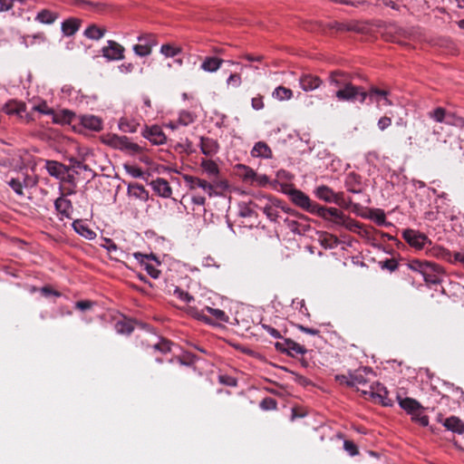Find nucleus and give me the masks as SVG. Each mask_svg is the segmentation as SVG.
<instances>
[{
  "label": "nucleus",
  "mask_w": 464,
  "mask_h": 464,
  "mask_svg": "<svg viewBox=\"0 0 464 464\" xmlns=\"http://www.w3.org/2000/svg\"><path fill=\"white\" fill-rule=\"evenodd\" d=\"M283 192L290 197L291 201L297 207L301 208L304 211L315 215L318 203L313 201L302 190L285 185L283 188Z\"/></svg>",
  "instance_id": "obj_1"
},
{
  "label": "nucleus",
  "mask_w": 464,
  "mask_h": 464,
  "mask_svg": "<svg viewBox=\"0 0 464 464\" xmlns=\"http://www.w3.org/2000/svg\"><path fill=\"white\" fill-rule=\"evenodd\" d=\"M335 97L342 102L359 101L361 103L366 102L365 90L361 86H355L351 82H347L336 92Z\"/></svg>",
  "instance_id": "obj_2"
},
{
  "label": "nucleus",
  "mask_w": 464,
  "mask_h": 464,
  "mask_svg": "<svg viewBox=\"0 0 464 464\" xmlns=\"http://www.w3.org/2000/svg\"><path fill=\"white\" fill-rule=\"evenodd\" d=\"M103 142L114 149L124 150L129 154L134 155L141 151V147L137 143H133L126 136H119L116 134H108Z\"/></svg>",
  "instance_id": "obj_3"
},
{
  "label": "nucleus",
  "mask_w": 464,
  "mask_h": 464,
  "mask_svg": "<svg viewBox=\"0 0 464 464\" xmlns=\"http://www.w3.org/2000/svg\"><path fill=\"white\" fill-rule=\"evenodd\" d=\"M314 193L317 198L326 203H334L340 207H348V203L344 199L343 192L336 193L326 185L318 186L315 188Z\"/></svg>",
  "instance_id": "obj_4"
},
{
  "label": "nucleus",
  "mask_w": 464,
  "mask_h": 464,
  "mask_svg": "<svg viewBox=\"0 0 464 464\" xmlns=\"http://www.w3.org/2000/svg\"><path fill=\"white\" fill-rule=\"evenodd\" d=\"M402 238L418 250L423 249L426 245H431V240L424 233L411 228L402 231Z\"/></svg>",
  "instance_id": "obj_5"
},
{
  "label": "nucleus",
  "mask_w": 464,
  "mask_h": 464,
  "mask_svg": "<svg viewBox=\"0 0 464 464\" xmlns=\"http://www.w3.org/2000/svg\"><path fill=\"white\" fill-rule=\"evenodd\" d=\"M366 100L370 102H375L378 107L391 106L392 102L390 100V92L386 89H381L376 86H371L368 91H365Z\"/></svg>",
  "instance_id": "obj_6"
},
{
  "label": "nucleus",
  "mask_w": 464,
  "mask_h": 464,
  "mask_svg": "<svg viewBox=\"0 0 464 464\" xmlns=\"http://www.w3.org/2000/svg\"><path fill=\"white\" fill-rule=\"evenodd\" d=\"M364 394H369L376 402L383 406H391L392 401L388 398L387 389L381 383L376 382L370 386L369 391H362Z\"/></svg>",
  "instance_id": "obj_7"
},
{
  "label": "nucleus",
  "mask_w": 464,
  "mask_h": 464,
  "mask_svg": "<svg viewBox=\"0 0 464 464\" xmlns=\"http://www.w3.org/2000/svg\"><path fill=\"white\" fill-rule=\"evenodd\" d=\"M275 347L277 351L287 353L292 357L297 354L303 355L307 352L304 345H301L291 339H285L283 342H276L275 343Z\"/></svg>",
  "instance_id": "obj_8"
},
{
  "label": "nucleus",
  "mask_w": 464,
  "mask_h": 464,
  "mask_svg": "<svg viewBox=\"0 0 464 464\" xmlns=\"http://www.w3.org/2000/svg\"><path fill=\"white\" fill-rule=\"evenodd\" d=\"M316 216L324 220L332 221L335 225H340L345 215L335 208H327L319 205L315 213Z\"/></svg>",
  "instance_id": "obj_9"
},
{
  "label": "nucleus",
  "mask_w": 464,
  "mask_h": 464,
  "mask_svg": "<svg viewBox=\"0 0 464 464\" xmlns=\"http://www.w3.org/2000/svg\"><path fill=\"white\" fill-rule=\"evenodd\" d=\"M186 312L196 318H204V313L208 312L209 314L213 315L217 320L222 321V322H227L228 316L226 314V313L220 309L212 308L209 306H206L201 313L198 312L195 307L188 305L186 308Z\"/></svg>",
  "instance_id": "obj_10"
},
{
  "label": "nucleus",
  "mask_w": 464,
  "mask_h": 464,
  "mask_svg": "<svg viewBox=\"0 0 464 464\" xmlns=\"http://www.w3.org/2000/svg\"><path fill=\"white\" fill-rule=\"evenodd\" d=\"M340 226L344 227L351 232L357 233L362 237H370L372 227H365L363 224L351 218L350 217H344Z\"/></svg>",
  "instance_id": "obj_11"
},
{
  "label": "nucleus",
  "mask_w": 464,
  "mask_h": 464,
  "mask_svg": "<svg viewBox=\"0 0 464 464\" xmlns=\"http://www.w3.org/2000/svg\"><path fill=\"white\" fill-rule=\"evenodd\" d=\"M102 54L108 60H121L124 58V47L115 41H108V44L102 50Z\"/></svg>",
  "instance_id": "obj_12"
},
{
  "label": "nucleus",
  "mask_w": 464,
  "mask_h": 464,
  "mask_svg": "<svg viewBox=\"0 0 464 464\" xmlns=\"http://www.w3.org/2000/svg\"><path fill=\"white\" fill-rule=\"evenodd\" d=\"M412 128L413 136L411 138L420 142H427L429 140L430 128L424 120H417L413 122Z\"/></svg>",
  "instance_id": "obj_13"
},
{
  "label": "nucleus",
  "mask_w": 464,
  "mask_h": 464,
  "mask_svg": "<svg viewBox=\"0 0 464 464\" xmlns=\"http://www.w3.org/2000/svg\"><path fill=\"white\" fill-rule=\"evenodd\" d=\"M438 421H440L448 430L458 434L464 433V422L456 416H450L449 418H443L442 415L438 417Z\"/></svg>",
  "instance_id": "obj_14"
},
{
  "label": "nucleus",
  "mask_w": 464,
  "mask_h": 464,
  "mask_svg": "<svg viewBox=\"0 0 464 464\" xmlns=\"http://www.w3.org/2000/svg\"><path fill=\"white\" fill-rule=\"evenodd\" d=\"M344 185L347 190L352 193L359 194L363 191L362 177L355 172H350L346 176Z\"/></svg>",
  "instance_id": "obj_15"
},
{
  "label": "nucleus",
  "mask_w": 464,
  "mask_h": 464,
  "mask_svg": "<svg viewBox=\"0 0 464 464\" xmlns=\"http://www.w3.org/2000/svg\"><path fill=\"white\" fill-rule=\"evenodd\" d=\"M323 83L320 77L314 74H303L299 79L300 87L304 92H311L319 88Z\"/></svg>",
  "instance_id": "obj_16"
},
{
  "label": "nucleus",
  "mask_w": 464,
  "mask_h": 464,
  "mask_svg": "<svg viewBox=\"0 0 464 464\" xmlns=\"http://www.w3.org/2000/svg\"><path fill=\"white\" fill-rule=\"evenodd\" d=\"M352 373V388L356 387L358 390L359 385H365L369 382L368 375L372 373V370L367 367H362L354 371H351Z\"/></svg>",
  "instance_id": "obj_17"
},
{
  "label": "nucleus",
  "mask_w": 464,
  "mask_h": 464,
  "mask_svg": "<svg viewBox=\"0 0 464 464\" xmlns=\"http://www.w3.org/2000/svg\"><path fill=\"white\" fill-rule=\"evenodd\" d=\"M211 190H208L209 197L222 195L228 188V183L226 179H221L219 175L212 178L208 181Z\"/></svg>",
  "instance_id": "obj_18"
},
{
  "label": "nucleus",
  "mask_w": 464,
  "mask_h": 464,
  "mask_svg": "<svg viewBox=\"0 0 464 464\" xmlns=\"http://www.w3.org/2000/svg\"><path fill=\"white\" fill-rule=\"evenodd\" d=\"M250 204H253L256 208H259L260 209H262L264 214H266V216L271 221H276L277 219V218H278V211H277L276 208H281V207H282V202L280 200H276L275 202H272L271 204L266 203L264 207H260L256 202H250Z\"/></svg>",
  "instance_id": "obj_19"
},
{
  "label": "nucleus",
  "mask_w": 464,
  "mask_h": 464,
  "mask_svg": "<svg viewBox=\"0 0 464 464\" xmlns=\"http://www.w3.org/2000/svg\"><path fill=\"white\" fill-rule=\"evenodd\" d=\"M200 149L203 154L208 157H212L218 151L219 145L214 139L201 137Z\"/></svg>",
  "instance_id": "obj_20"
},
{
  "label": "nucleus",
  "mask_w": 464,
  "mask_h": 464,
  "mask_svg": "<svg viewBox=\"0 0 464 464\" xmlns=\"http://www.w3.org/2000/svg\"><path fill=\"white\" fill-rule=\"evenodd\" d=\"M82 20L75 17H70L62 23V32L65 36L73 35L80 29Z\"/></svg>",
  "instance_id": "obj_21"
},
{
  "label": "nucleus",
  "mask_w": 464,
  "mask_h": 464,
  "mask_svg": "<svg viewBox=\"0 0 464 464\" xmlns=\"http://www.w3.org/2000/svg\"><path fill=\"white\" fill-rule=\"evenodd\" d=\"M133 256L142 266H144L145 270L151 277H159L160 271L148 262L150 258H154L152 256L144 255L140 252L134 253Z\"/></svg>",
  "instance_id": "obj_22"
},
{
  "label": "nucleus",
  "mask_w": 464,
  "mask_h": 464,
  "mask_svg": "<svg viewBox=\"0 0 464 464\" xmlns=\"http://www.w3.org/2000/svg\"><path fill=\"white\" fill-rule=\"evenodd\" d=\"M80 123L86 129L98 131L102 130V120L94 115H82L79 118Z\"/></svg>",
  "instance_id": "obj_23"
},
{
  "label": "nucleus",
  "mask_w": 464,
  "mask_h": 464,
  "mask_svg": "<svg viewBox=\"0 0 464 464\" xmlns=\"http://www.w3.org/2000/svg\"><path fill=\"white\" fill-rule=\"evenodd\" d=\"M144 136L156 145L163 144L166 140V135L159 126H152L146 131Z\"/></svg>",
  "instance_id": "obj_24"
},
{
  "label": "nucleus",
  "mask_w": 464,
  "mask_h": 464,
  "mask_svg": "<svg viewBox=\"0 0 464 464\" xmlns=\"http://www.w3.org/2000/svg\"><path fill=\"white\" fill-rule=\"evenodd\" d=\"M45 168L51 176L58 179L63 178L64 174L69 170V168L54 160H47Z\"/></svg>",
  "instance_id": "obj_25"
},
{
  "label": "nucleus",
  "mask_w": 464,
  "mask_h": 464,
  "mask_svg": "<svg viewBox=\"0 0 464 464\" xmlns=\"http://www.w3.org/2000/svg\"><path fill=\"white\" fill-rule=\"evenodd\" d=\"M235 169L236 174L246 182H253L255 178H256V171L246 165L237 164L236 165Z\"/></svg>",
  "instance_id": "obj_26"
},
{
  "label": "nucleus",
  "mask_w": 464,
  "mask_h": 464,
  "mask_svg": "<svg viewBox=\"0 0 464 464\" xmlns=\"http://www.w3.org/2000/svg\"><path fill=\"white\" fill-rule=\"evenodd\" d=\"M253 157H262L265 159H271L273 153L269 146L264 141H258L255 144L251 150Z\"/></svg>",
  "instance_id": "obj_27"
},
{
  "label": "nucleus",
  "mask_w": 464,
  "mask_h": 464,
  "mask_svg": "<svg viewBox=\"0 0 464 464\" xmlns=\"http://www.w3.org/2000/svg\"><path fill=\"white\" fill-rule=\"evenodd\" d=\"M136 324L143 326L141 323H138L137 321L124 319L116 323L115 329L119 334H130L134 330Z\"/></svg>",
  "instance_id": "obj_28"
},
{
  "label": "nucleus",
  "mask_w": 464,
  "mask_h": 464,
  "mask_svg": "<svg viewBox=\"0 0 464 464\" xmlns=\"http://www.w3.org/2000/svg\"><path fill=\"white\" fill-rule=\"evenodd\" d=\"M54 206H55V209L63 217L70 218V215H71V212H72V205L71 200H69V199H67V198H65L63 197H59L55 200Z\"/></svg>",
  "instance_id": "obj_29"
},
{
  "label": "nucleus",
  "mask_w": 464,
  "mask_h": 464,
  "mask_svg": "<svg viewBox=\"0 0 464 464\" xmlns=\"http://www.w3.org/2000/svg\"><path fill=\"white\" fill-rule=\"evenodd\" d=\"M443 269L440 266L436 263H432L430 265V269L427 270V273L423 274V277L425 282L437 285L440 283V279L438 278V275L441 274Z\"/></svg>",
  "instance_id": "obj_30"
},
{
  "label": "nucleus",
  "mask_w": 464,
  "mask_h": 464,
  "mask_svg": "<svg viewBox=\"0 0 464 464\" xmlns=\"http://www.w3.org/2000/svg\"><path fill=\"white\" fill-rule=\"evenodd\" d=\"M154 190L161 197L169 198L172 193L169 183L164 179H157L152 183Z\"/></svg>",
  "instance_id": "obj_31"
},
{
  "label": "nucleus",
  "mask_w": 464,
  "mask_h": 464,
  "mask_svg": "<svg viewBox=\"0 0 464 464\" xmlns=\"http://www.w3.org/2000/svg\"><path fill=\"white\" fill-rule=\"evenodd\" d=\"M184 179L187 183V186H188L189 188L191 189H194L196 188H201L207 194L208 190H211L208 180L192 176H184Z\"/></svg>",
  "instance_id": "obj_32"
},
{
  "label": "nucleus",
  "mask_w": 464,
  "mask_h": 464,
  "mask_svg": "<svg viewBox=\"0 0 464 464\" xmlns=\"http://www.w3.org/2000/svg\"><path fill=\"white\" fill-rule=\"evenodd\" d=\"M399 404L401 408L406 411L409 414L417 412L419 410H422V406L420 404L419 401H417L415 399L409 397L404 399L399 398Z\"/></svg>",
  "instance_id": "obj_33"
},
{
  "label": "nucleus",
  "mask_w": 464,
  "mask_h": 464,
  "mask_svg": "<svg viewBox=\"0 0 464 464\" xmlns=\"http://www.w3.org/2000/svg\"><path fill=\"white\" fill-rule=\"evenodd\" d=\"M319 242L324 248H335L339 244L340 240L338 237L328 232H322L319 237Z\"/></svg>",
  "instance_id": "obj_34"
},
{
  "label": "nucleus",
  "mask_w": 464,
  "mask_h": 464,
  "mask_svg": "<svg viewBox=\"0 0 464 464\" xmlns=\"http://www.w3.org/2000/svg\"><path fill=\"white\" fill-rule=\"evenodd\" d=\"M330 82L339 89L347 82H351L349 75L342 71H334L330 73Z\"/></svg>",
  "instance_id": "obj_35"
},
{
  "label": "nucleus",
  "mask_w": 464,
  "mask_h": 464,
  "mask_svg": "<svg viewBox=\"0 0 464 464\" xmlns=\"http://www.w3.org/2000/svg\"><path fill=\"white\" fill-rule=\"evenodd\" d=\"M200 166L207 173L209 179L219 175V169L217 163L211 160L203 159L201 160Z\"/></svg>",
  "instance_id": "obj_36"
},
{
  "label": "nucleus",
  "mask_w": 464,
  "mask_h": 464,
  "mask_svg": "<svg viewBox=\"0 0 464 464\" xmlns=\"http://www.w3.org/2000/svg\"><path fill=\"white\" fill-rule=\"evenodd\" d=\"M224 60L217 58V57H206L201 64V68L209 72H214L218 71Z\"/></svg>",
  "instance_id": "obj_37"
},
{
  "label": "nucleus",
  "mask_w": 464,
  "mask_h": 464,
  "mask_svg": "<svg viewBox=\"0 0 464 464\" xmlns=\"http://www.w3.org/2000/svg\"><path fill=\"white\" fill-rule=\"evenodd\" d=\"M53 121L61 124H70L76 118L75 113L69 110H63L57 113L53 112Z\"/></svg>",
  "instance_id": "obj_38"
},
{
  "label": "nucleus",
  "mask_w": 464,
  "mask_h": 464,
  "mask_svg": "<svg viewBox=\"0 0 464 464\" xmlns=\"http://www.w3.org/2000/svg\"><path fill=\"white\" fill-rule=\"evenodd\" d=\"M3 111L8 115H19L25 111V105L16 101H9L3 107Z\"/></svg>",
  "instance_id": "obj_39"
},
{
  "label": "nucleus",
  "mask_w": 464,
  "mask_h": 464,
  "mask_svg": "<svg viewBox=\"0 0 464 464\" xmlns=\"http://www.w3.org/2000/svg\"><path fill=\"white\" fill-rule=\"evenodd\" d=\"M105 32L104 28L99 27L96 24H91L84 31V35L92 40H99L104 36Z\"/></svg>",
  "instance_id": "obj_40"
},
{
  "label": "nucleus",
  "mask_w": 464,
  "mask_h": 464,
  "mask_svg": "<svg viewBox=\"0 0 464 464\" xmlns=\"http://www.w3.org/2000/svg\"><path fill=\"white\" fill-rule=\"evenodd\" d=\"M433 262L421 261L419 259H412L409 262L408 266L413 271L420 273L422 276L427 273V270L430 269V265Z\"/></svg>",
  "instance_id": "obj_41"
},
{
  "label": "nucleus",
  "mask_w": 464,
  "mask_h": 464,
  "mask_svg": "<svg viewBox=\"0 0 464 464\" xmlns=\"http://www.w3.org/2000/svg\"><path fill=\"white\" fill-rule=\"evenodd\" d=\"M272 96L278 101H287L293 97V92L285 86H278L274 90Z\"/></svg>",
  "instance_id": "obj_42"
},
{
  "label": "nucleus",
  "mask_w": 464,
  "mask_h": 464,
  "mask_svg": "<svg viewBox=\"0 0 464 464\" xmlns=\"http://www.w3.org/2000/svg\"><path fill=\"white\" fill-rule=\"evenodd\" d=\"M449 114H450V111H447L442 107H438L435 110L428 112L429 118L434 120L437 122H440V123L446 122Z\"/></svg>",
  "instance_id": "obj_43"
},
{
  "label": "nucleus",
  "mask_w": 464,
  "mask_h": 464,
  "mask_svg": "<svg viewBox=\"0 0 464 464\" xmlns=\"http://www.w3.org/2000/svg\"><path fill=\"white\" fill-rule=\"evenodd\" d=\"M35 19L42 24H51L57 19V14L50 10L44 9L37 14Z\"/></svg>",
  "instance_id": "obj_44"
},
{
  "label": "nucleus",
  "mask_w": 464,
  "mask_h": 464,
  "mask_svg": "<svg viewBox=\"0 0 464 464\" xmlns=\"http://www.w3.org/2000/svg\"><path fill=\"white\" fill-rule=\"evenodd\" d=\"M139 41L144 43H140L133 46L135 53L139 56L149 55L151 52V44L142 37H140Z\"/></svg>",
  "instance_id": "obj_45"
},
{
  "label": "nucleus",
  "mask_w": 464,
  "mask_h": 464,
  "mask_svg": "<svg viewBox=\"0 0 464 464\" xmlns=\"http://www.w3.org/2000/svg\"><path fill=\"white\" fill-rule=\"evenodd\" d=\"M73 227L78 234L86 238L92 239L95 236V233L81 221H74Z\"/></svg>",
  "instance_id": "obj_46"
},
{
  "label": "nucleus",
  "mask_w": 464,
  "mask_h": 464,
  "mask_svg": "<svg viewBox=\"0 0 464 464\" xmlns=\"http://www.w3.org/2000/svg\"><path fill=\"white\" fill-rule=\"evenodd\" d=\"M195 121V116L187 111H181L179 114L178 122L180 125L187 126Z\"/></svg>",
  "instance_id": "obj_47"
},
{
  "label": "nucleus",
  "mask_w": 464,
  "mask_h": 464,
  "mask_svg": "<svg viewBox=\"0 0 464 464\" xmlns=\"http://www.w3.org/2000/svg\"><path fill=\"white\" fill-rule=\"evenodd\" d=\"M411 415V420L419 423L420 426L426 427L429 425V417L422 414L421 410H419L417 412H413Z\"/></svg>",
  "instance_id": "obj_48"
},
{
  "label": "nucleus",
  "mask_w": 464,
  "mask_h": 464,
  "mask_svg": "<svg viewBox=\"0 0 464 464\" xmlns=\"http://www.w3.org/2000/svg\"><path fill=\"white\" fill-rule=\"evenodd\" d=\"M445 123L449 124V125L456 126L459 128H463L464 127V119L462 117L455 115L452 112H450Z\"/></svg>",
  "instance_id": "obj_49"
},
{
  "label": "nucleus",
  "mask_w": 464,
  "mask_h": 464,
  "mask_svg": "<svg viewBox=\"0 0 464 464\" xmlns=\"http://www.w3.org/2000/svg\"><path fill=\"white\" fill-rule=\"evenodd\" d=\"M277 407V402L275 399L271 397H266L260 402V408L264 411H271L276 410Z\"/></svg>",
  "instance_id": "obj_50"
},
{
  "label": "nucleus",
  "mask_w": 464,
  "mask_h": 464,
  "mask_svg": "<svg viewBox=\"0 0 464 464\" xmlns=\"http://www.w3.org/2000/svg\"><path fill=\"white\" fill-rule=\"evenodd\" d=\"M335 380L342 385L352 388V373L351 371L347 374H339L335 376Z\"/></svg>",
  "instance_id": "obj_51"
},
{
  "label": "nucleus",
  "mask_w": 464,
  "mask_h": 464,
  "mask_svg": "<svg viewBox=\"0 0 464 464\" xmlns=\"http://www.w3.org/2000/svg\"><path fill=\"white\" fill-rule=\"evenodd\" d=\"M371 218L373 219L379 226H381L384 224L386 217L382 210L376 209L372 213Z\"/></svg>",
  "instance_id": "obj_52"
},
{
  "label": "nucleus",
  "mask_w": 464,
  "mask_h": 464,
  "mask_svg": "<svg viewBox=\"0 0 464 464\" xmlns=\"http://www.w3.org/2000/svg\"><path fill=\"white\" fill-rule=\"evenodd\" d=\"M124 169L133 178H140L143 176V171L140 168H138L134 165L125 164Z\"/></svg>",
  "instance_id": "obj_53"
},
{
  "label": "nucleus",
  "mask_w": 464,
  "mask_h": 464,
  "mask_svg": "<svg viewBox=\"0 0 464 464\" xmlns=\"http://www.w3.org/2000/svg\"><path fill=\"white\" fill-rule=\"evenodd\" d=\"M179 361L181 364L189 366L193 364L195 356L189 353H183L182 354L179 355Z\"/></svg>",
  "instance_id": "obj_54"
},
{
  "label": "nucleus",
  "mask_w": 464,
  "mask_h": 464,
  "mask_svg": "<svg viewBox=\"0 0 464 464\" xmlns=\"http://www.w3.org/2000/svg\"><path fill=\"white\" fill-rule=\"evenodd\" d=\"M154 348L159 350L160 352L165 353L170 352L171 350V343L165 339H162L160 343L154 344Z\"/></svg>",
  "instance_id": "obj_55"
},
{
  "label": "nucleus",
  "mask_w": 464,
  "mask_h": 464,
  "mask_svg": "<svg viewBox=\"0 0 464 464\" xmlns=\"http://www.w3.org/2000/svg\"><path fill=\"white\" fill-rule=\"evenodd\" d=\"M8 185L12 188V189L18 195H23V184L18 179H12Z\"/></svg>",
  "instance_id": "obj_56"
},
{
  "label": "nucleus",
  "mask_w": 464,
  "mask_h": 464,
  "mask_svg": "<svg viewBox=\"0 0 464 464\" xmlns=\"http://www.w3.org/2000/svg\"><path fill=\"white\" fill-rule=\"evenodd\" d=\"M343 448L351 456H355L359 453L357 446L352 440H344Z\"/></svg>",
  "instance_id": "obj_57"
},
{
  "label": "nucleus",
  "mask_w": 464,
  "mask_h": 464,
  "mask_svg": "<svg viewBox=\"0 0 464 464\" xmlns=\"http://www.w3.org/2000/svg\"><path fill=\"white\" fill-rule=\"evenodd\" d=\"M251 106L254 110H256V111L262 110L265 106L263 96L258 94L257 96L252 98Z\"/></svg>",
  "instance_id": "obj_58"
},
{
  "label": "nucleus",
  "mask_w": 464,
  "mask_h": 464,
  "mask_svg": "<svg viewBox=\"0 0 464 464\" xmlns=\"http://www.w3.org/2000/svg\"><path fill=\"white\" fill-rule=\"evenodd\" d=\"M377 125L381 130H386L388 127L392 125V117L386 115L381 117L378 121Z\"/></svg>",
  "instance_id": "obj_59"
},
{
  "label": "nucleus",
  "mask_w": 464,
  "mask_h": 464,
  "mask_svg": "<svg viewBox=\"0 0 464 464\" xmlns=\"http://www.w3.org/2000/svg\"><path fill=\"white\" fill-rule=\"evenodd\" d=\"M175 293L176 295H178L179 298L181 300V301H184L188 304H189L191 301H194V297L192 295H190L187 292H184L182 290H180L179 287L176 286V290H175Z\"/></svg>",
  "instance_id": "obj_60"
},
{
  "label": "nucleus",
  "mask_w": 464,
  "mask_h": 464,
  "mask_svg": "<svg viewBox=\"0 0 464 464\" xmlns=\"http://www.w3.org/2000/svg\"><path fill=\"white\" fill-rule=\"evenodd\" d=\"M227 84L238 87L241 84V76L238 73H232L227 79Z\"/></svg>",
  "instance_id": "obj_61"
},
{
  "label": "nucleus",
  "mask_w": 464,
  "mask_h": 464,
  "mask_svg": "<svg viewBox=\"0 0 464 464\" xmlns=\"http://www.w3.org/2000/svg\"><path fill=\"white\" fill-rule=\"evenodd\" d=\"M219 382L227 386H236L237 385L236 379L231 376H228V375H220Z\"/></svg>",
  "instance_id": "obj_62"
},
{
  "label": "nucleus",
  "mask_w": 464,
  "mask_h": 464,
  "mask_svg": "<svg viewBox=\"0 0 464 464\" xmlns=\"http://www.w3.org/2000/svg\"><path fill=\"white\" fill-rule=\"evenodd\" d=\"M160 52L165 54L166 57H172L174 56V46L170 44H163Z\"/></svg>",
  "instance_id": "obj_63"
},
{
  "label": "nucleus",
  "mask_w": 464,
  "mask_h": 464,
  "mask_svg": "<svg viewBox=\"0 0 464 464\" xmlns=\"http://www.w3.org/2000/svg\"><path fill=\"white\" fill-rule=\"evenodd\" d=\"M382 267L383 268H387L389 269L390 271H394L397 269L398 267V263L396 260L394 259H386L384 262H383V265H382Z\"/></svg>",
  "instance_id": "obj_64"
}]
</instances>
